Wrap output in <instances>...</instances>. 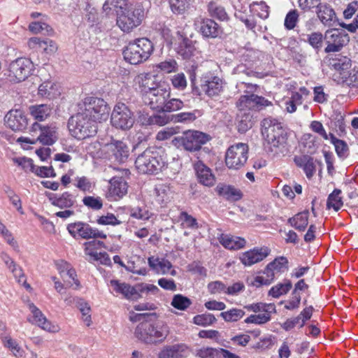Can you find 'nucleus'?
Wrapping results in <instances>:
<instances>
[{
	"instance_id": "nucleus-1",
	"label": "nucleus",
	"mask_w": 358,
	"mask_h": 358,
	"mask_svg": "<svg viewBox=\"0 0 358 358\" xmlns=\"http://www.w3.org/2000/svg\"><path fill=\"white\" fill-rule=\"evenodd\" d=\"M272 105L271 101L255 94L241 96L236 102V107L238 108L236 117L238 131L243 134L252 128L253 125L252 110L259 111Z\"/></svg>"
},
{
	"instance_id": "nucleus-2",
	"label": "nucleus",
	"mask_w": 358,
	"mask_h": 358,
	"mask_svg": "<svg viewBox=\"0 0 358 358\" xmlns=\"http://www.w3.org/2000/svg\"><path fill=\"white\" fill-rule=\"evenodd\" d=\"M168 325L162 321H157L156 317L147 319L139 323L135 329V336L145 343L162 342L169 335Z\"/></svg>"
},
{
	"instance_id": "nucleus-3",
	"label": "nucleus",
	"mask_w": 358,
	"mask_h": 358,
	"mask_svg": "<svg viewBox=\"0 0 358 358\" xmlns=\"http://www.w3.org/2000/svg\"><path fill=\"white\" fill-rule=\"evenodd\" d=\"M262 134L264 138V147L268 152H277L287 143V133L278 120L272 117L264 118L261 122Z\"/></svg>"
},
{
	"instance_id": "nucleus-4",
	"label": "nucleus",
	"mask_w": 358,
	"mask_h": 358,
	"mask_svg": "<svg viewBox=\"0 0 358 358\" xmlns=\"http://www.w3.org/2000/svg\"><path fill=\"white\" fill-rule=\"evenodd\" d=\"M68 129L72 136L83 140L94 136L97 132V121L83 112L71 116L68 121Z\"/></svg>"
},
{
	"instance_id": "nucleus-5",
	"label": "nucleus",
	"mask_w": 358,
	"mask_h": 358,
	"mask_svg": "<svg viewBox=\"0 0 358 358\" xmlns=\"http://www.w3.org/2000/svg\"><path fill=\"white\" fill-rule=\"evenodd\" d=\"M154 46L147 38H140L130 42L123 50L125 61L136 65L145 62L152 55Z\"/></svg>"
},
{
	"instance_id": "nucleus-6",
	"label": "nucleus",
	"mask_w": 358,
	"mask_h": 358,
	"mask_svg": "<svg viewBox=\"0 0 358 358\" xmlns=\"http://www.w3.org/2000/svg\"><path fill=\"white\" fill-rule=\"evenodd\" d=\"M116 24L125 33H129L139 26L143 17V10L140 6L125 4L116 11Z\"/></svg>"
},
{
	"instance_id": "nucleus-7",
	"label": "nucleus",
	"mask_w": 358,
	"mask_h": 358,
	"mask_svg": "<svg viewBox=\"0 0 358 358\" xmlns=\"http://www.w3.org/2000/svg\"><path fill=\"white\" fill-rule=\"evenodd\" d=\"M166 162L158 152L153 149H146L139 155L135 166L139 173L143 174H154L161 171L165 166Z\"/></svg>"
},
{
	"instance_id": "nucleus-8",
	"label": "nucleus",
	"mask_w": 358,
	"mask_h": 358,
	"mask_svg": "<svg viewBox=\"0 0 358 358\" xmlns=\"http://www.w3.org/2000/svg\"><path fill=\"white\" fill-rule=\"evenodd\" d=\"M209 140V136L205 133L189 130L183 132L181 136L174 137L171 143L178 148L195 152L199 150Z\"/></svg>"
},
{
	"instance_id": "nucleus-9",
	"label": "nucleus",
	"mask_w": 358,
	"mask_h": 358,
	"mask_svg": "<svg viewBox=\"0 0 358 358\" xmlns=\"http://www.w3.org/2000/svg\"><path fill=\"white\" fill-rule=\"evenodd\" d=\"M248 145L238 143L231 145L225 155V163L229 169H239L246 163L248 159Z\"/></svg>"
},
{
	"instance_id": "nucleus-10",
	"label": "nucleus",
	"mask_w": 358,
	"mask_h": 358,
	"mask_svg": "<svg viewBox=\"0 0 358 358\" xmlns=\"http://www.w3.org/2000/svg\"><path fill=\"white\" fill-rule=\"evenodd\" d=\"M110 122L113 127L122 130H127L134 123V116L129 107L123 103H117L112 112Z\"/></svg>"
},
{
	"instance_id": "nucleus-11",
	"label": "nucleus",
	"mask_w": 358,
	"mask_h": 358,
	"mask_svg": "<svg viewBox=\"0 0 358 358\" xmlns=\"http://www.w3.org/2000/svg\"><path fill=\"white\" fill-rule=\"evenodd\" d=\"M85 113L96 121L101 122L107 119L108 115V108L103 99L89 96L86 97L83 102Z\"/></svg>"
},
{
	"instance_id": "nucleus-12",
	"label": "nucleus",
	"mask_w": 358,
	"mask_h": 358,
	"mask_svg": "<svg viewBox=\"0 0 358 358\" xmlns=\"http://www.w3.org/2000/svg\"><path fill=\"white\" fill-rule=\"evenodd\" d=\"M327 47L326 53L339 52L350 41V37L345 31L338 29H331L324 34Z\"/></svg>"
},
{
	"instance_id": "nucleus-13",
	"label": "nucleus",
	"mask_w": 358,
	"mask_h": 358,
	"mask_svg": "<svg viewBox=\"0 0 358 358\" xmlns=\"http://www.w3.org/2000/svg\"><path fill=\"white\" fill-rule=\"evenodd\" d=\"M169 97L170 88L161 85L152 91H146L143 95V101L152 109L161 111Z\"/></svg>"
},
{
	"instance_id": "nucleus-14",
	"label": "nucleus",
	"mask_w": 358,
	"mask_h": 358,
	"mask_svg": "<svg viewBox=\"0 0 358 358\" xmlns=\"http://www.w3.org/2000/svg\"><path fill=\"white\" fill-rule=\"evenodd\" d=\"M34 65L27 58H18L10 63L9 66V77L11 80L21 82L31 74Z\"/></svg>"
},
{
	"instance_id": "nucleus-15",
	"label": "nucleus",
	"mask_w": 358,
	"mask_h": 358,
	"mask_svg": "<svg viewBox=\"0 0 358 358\" xmlns=\"http://www.w3.org/2000/svg\"><path fill=\"white\" fill-rule=\"evenodd\" d=\"M67 229L69 234L75 238L78 237L90 239V238H106V235L97 229H94L87 223L78 222L69 224Z\"/></svg>"
},
{
	"instance_id": "nucleus-16",
	"label": "nucleus",
	"mask_w": 358,
	"mask_h": 358,
	"mask_svg": "<svg viewBox=\"0 0 358 358\" xmlns=\"http://www.w3.org/2000/svg\"><path fill=\"white\" fill-rule=\"evenodd\" d=\"M201 90L210 97L218 96L223 89V81L218 76L207 73L200 79Z\"/></svg>"
},
{
	"instance_id": "nucleus-17",
	"label": "nucleus",
	"mask_w": 358,
	"mask_h": 358,
	"mask_svg": "<svg viewBox=\"0 0 358 358\" xmlns=\"http://www.w3.org/2000/svg\"><path fill=\"white\" fill-rule=\"evenodd\" d=\"M38 131L39 134L36 141V142L39 141L43 145H52L58 138L56 128L54 127H42L40 124L35 122L31 127V132L37 133Z\"/></svg>"
},
{
	"instance_id": "nucleus-18",
	"label": "nucleus",
	"mask_w": 358,
	"mask_h": 358,
	"mask_svg": "<svg viewBox=\"0 0 358 358\" xmlns=\"http://www.w3.org/2000/svg\"><path fill=\"white\" fill-rule=\"evenodd\" d=\"M5 124L15 131L27 129L28 121L24 113L20 110H10L4 117Z\"/></svg>"
},
{
	"instance_id": "nucleus-19",
	"label": "nucleus",
	"mask_w": 358,
	"mask_h": 358,
	"mask_svg": "<svg viewBox=\"0 0 358 358\" xmlns=\"http://www.w3.org/2000/svg\"><path fill=\"white\" fill-rule=\"evenodd\" d=\"M316 15L324 26L333 27L337 24L342 27L345 26L344 24L338 22V18L334 9L327 3H321L316 8Z\"/></svg>"
},
{
	"instance_id": "nucleus-20",
	"label": "nucleus",
	"mask_w": 358,
	"mask_h": 358,
	"mask_svg": "<svg viewBox=\"0 0 358 358\" xmlns=\"http://www.w3.org/2000/svg\"><path fill=\"white\" fill-rule=\"evenodd\" d=\"M269 253L267 247L255 248L242 253L240 260L245 266H250L264 259Z\"/></svg>"
},
{
	"instance_id": "nucleus-21",
	"label": "nucleus",
	"mask_w": 358,
	"mask_h": 358,
	"mask_svg": "<svg viewBox=\"0 0 358 358\" xmlns=\"http://www.w3.org/2000/svg\"><path fill=\"white\" fill-rule=\"evenodd\" d=\"M106 147L110 157L119 163L124 162L129 157V148L121 141L112 140Z\"/></svg>"
},
{
	"instance_id": "nucleus-22",
	"label": "nucleus",
	"mask_w": 358,
	"mask_h": 358,
	"mask_svg": "<svg viewBox=\"0 0 358 358\" xmlns=\"http://www.w3.org/2000/svg\"><path fill=\"white\" fill-rule=\"evenodd\" d=\"M191 354L190 348L184 343L168 345L159 354V358H187Z\"/></svg>"
},
{
	"instance_id": "nucleus-23",
	"label": "nucleus",
	"mask_w": 358,
	"mask_h": 358,
	"mask_svg": "<svg viewBox=\"0 0 358 358\" xmlns=\"http://www.w3.org/2000/svg\"><path fill=\"white\" fill-rule=\"evenodd\" d=\"M29 308L32 314L31 317H28L29 322L50 332H55L57 331V327L52 325L34 303H30Z\"/></svg>"
},
{
	"instance_id": "nucleus-24",
	"label": "nucleus",
	"mask_w": 358,
	"mask_h": 358,
	"mask_svg": "<svg viewBox=\"0 0 358 358\" xmlns=\"http://www.w3.org/2000/svg\"><path fill=\"white\" fill-rule=\"evenodd\" d=\"M110 285L113 287L115 292L121 294L124 298L129 300H137L141 297L138 294L137 285L131 286L126 282H121L117 280H111Z\"/></svg>"
},
{
	"instance_id": "nucleus-25",
	"label": "nucleus",
	"mask_w": 358,
	"mask_h": 358,
	"mask_svg": "<svg viewBox=\"0 0 358 358\" xmlns=\"http://www.w3.org/2000/svg\"><path fill=\"white\" fill-rule=\"evenodd\" d=\"M194 170L200 183L205 186H213L215 182V178L210 168L201 161L194 164Z\"/></svg>"
},
{
	"instance_id": "nucleus-26",
	"label": "nucleus",
	"mask_w": 358,
	"mask_h": 358,
	"mask_svg": "<svg viewBox=\"0 0 358 358\" xmlns=\"http://www.w3.org/2000/svg\"><path fill=\"white\" fill-rule=\"evenodd\" d=\"M109 182V194L115 200L122 198L127 193V182L122 176H115Z\"/></svg>"
},
{
	"instance_id": "nucleus-27",
	"label": "nucleus",
	"mask_w": 358,
	"mask_h": 358,
	"mask_svg": "<svg viewBox=\"0 0 358 358\" xmlns=\"http://www.w3.org/2000/svg\"><path fill=\"white\" fill-rule=\"evenodd\" d=\"M215 192L219 196L230 201H238L243 196V194L240 189L232 185L223 183H220L217 185Z\"/></svg>"
},
{
	"instance_id": "nucleus-28",
	"label": "nucleus",
	"mask_w": 358,
	"mask_h": 358,
	"mask_svg": "<svg viewBox=\"0 0 358 358\" xmlns=\"http://www.w3.org/2000/svg\"><path fill=\"white\" fill-rule=\"evenodd\" d=\"M200 31L206 38H215L221 33V27L213 20L205 18L201 22Z\"/></svg>"
},
{
	"instance_id": "nucleus-29",
	"label": "nucleus",
	"mask_w": 358,
	"mask_h": 358,
	"mask_svg": "<svg viewBox=\"0 0 358 358\" xmlns=\"http://www.w3.org/2000/svg\"><path fill=\"white\" fill-rule=\"evenodd\" d=\"M315 20L313 17L302 14L297 29H296L301 41H306L307 35L315 28Z\"/></svg>"
},
{
	"instance_id": "nucleus-30",
	"label": "nucleus",
	"mask_w": 358,
	"mask_h": 358,
	"mask_svg": "<svg viewBox=\"0 0 358 358\" xmlns=\"http://www.w3.org/2000/svg\"><path fill=\"white\" fill-rule=\"evenodd\" d=\"M219 241L225 248L234 250L243 248L246 244L244 238L229 234H222Z\"/></svg>"
},
{
	"instance_id": "nucleus-31",
	"label": "nucleus",
	"mask_w": 358,
	"mask_h": 358,
	"mask_svg": "<svg viewBox=\"0 0 358 358\" xmlns=\"http://www.w3.org/2000/svg\"><path fill=\"white\" fill-rule=\"evenodd\" d=\"M95 245L103 246L104 245V243L102 241H98V242L89 241V242L85 243V254L92 257L94 260L99 261L102 264L110 265L111 264L110 259L108 255L106 252H94V251H89L90 248L92 246H94Z\"/></svg>"
},
{
	"instance_id": "nucleus-32",
	"label": "nucleus",
	"mask_w": 358,
	"mask_h": 358,
	"mask_svg": "<svg viewBox=\"0 0 358 358\" xmlns=\"http://www.w3.org/2000/svg\"><path fill=\"white\" fill-rule=\"evenodd\" d=\"M274 271L273 266L269 263L263 271L264 275L255 277L250 285L256 287L270 285L275 278Z\"/></svg>"
},
{
	"instance_id": "nucleus-33",
	"label": "nucleus",
	"mask_w": 358,
	"mask_h": 358,
	"mask_svg": "<svg viewBox=\"0 0 358 358\" xmlns=\"http://www.w3.org/2000/svg\"><path fill=\"white\" fill-rule=\"evenodd\" d=\"M155 198L157 203L161 206H165L170 202L171 199V189L169 185L166 184H159L155 186Z\"/></svg>"
},
{
	"instance_id": "nucleus-34",
	"label": "nucleus",
	"mask_w": 358,
	"mask_h": 358,
	"mask_svg": "<svg viewBox=\"0 0 358 358\" xmlns=\"http://www.w3.org/2000/svg\"><path fill=\"white\" fill-rule=\"evenodd\" d=\"M207 10L209 15L220 21H227L229 19L225 8L217 1L211 0L207 3Z\"/></svg>"
},
{
	"instance_id": "nucleus-35",
	"label": "nucleus",
	"mask_w": 358,
	"mask_h": 358,
	"mask_svg": "<svg viewBox=\"0 0 358 358\" xmlns=\"http://www.w3.org/2000/svg\"><path fill=\"white\" fill-rule=\"evenodd\" d=\"M195 43L188 38H183L178 47V54L185 59H190L196 52Z\"/></svg>"
},
{
	"instance_id": "nucleus-36",
	"label": "nucleus",
	"mask_w": 358,
	"mask_h": 358,
	"mask_svg": "<svg viewBox=\"0 0 358 358\" xmlns=\"http://www.w3.org/2000/svg\"><path fill=\"white\" fill-rule=\"evenodd\" d=\"M49 200L53 206H57L60 208H70L74 204L75 202L72 194L68 192H64L59 196L53 194L49 197Z\"/></svg>"
},
{
	"instance_id": "nucleus-37",
	"label": "nucleus",
	"mask_w": 358,
	"mask_h": 358,
	"mask_svg": "<svg viewBox=\"0 0 358 358\" xmlns=\"http://www.w3.org/2000/svg\"><path fill=\"white\" fill-rule=\"evenodd\" d=\"M308 210H304L290 217L288 220V223L298 231H304L308 224Z\"/></svg>"
},
{
	"instance_id": "nucleus-38",
	"label": "nucleus",
	"mask_w": 358,
	"mask_h": 358,
	"mask_svg": "<svg viewBox=\"0 0 358 358\" xmlns=\"http://www.w3.org/2000/svg\"><path fill=\"white\" fill-rule=\"evenodd\" d=\"M171 12L176 15H185L191 8L192 0H169Z\"/></svg>"
},
{
	"instance_id": "nucleus-39",
	"label": "nucleus",
	"mask_w": 358,
	"mask_h": 358,
	"mask_svg": "<svg viewBox=\"0 0 358 358\" xmlns=\"http://www.w3.org/2000/svg\"><path fill=\"white\" fill-rule=\"evenodd\" d=\"M0 257L7 267L11 271L15 278H18V282H22L24 275L21 267L18 266L10 257L6 252H1Z\"/></svg>"
},
{
	"instance_id": "nucleus-40",
	"label": "nucleus",
	"mask_w": 358,
	"mask_h": 358,
	"mask_svg": "<svg viewBox=\"0 0 358 358\" xmlns=\"http://www.w3.org/2000/svg\"><path fill=\"white\" fill-rule=\"evenodd\" d=\"M51 108L48 104L34 105L29 107L31 115L38 121H43L50 115Z\"/></svg>"
},
{
	"instance_id": "nucleus-41",
	"label": "nucleus",
	"mask_w": 358,
	"mask_h": 358,
	"mask_svg": "<svg viewBox=\"0 0 358 358\" xmlns=\"http://www.w3.org/2000/svg\"><path fill=\"white\" fill-rule=\"evenodd\" d=\"M137 82L139 86L142 87V90L144 91V94H146V91H152L155 87L161 85L155 82V77L150 73H143L138 76Z\"/></svg>"
},
{
	"instance_id": "nucleus-42",
	"label": "nucleus",
	"mask_w": 358,
	"mask_h": 358,
	"mask_svg": "<svg viewBox=\"0 0 358 358\" xmlns=\"http://www.w3.org/2000/svg\"><path fill=\"white\" fill-rule=\"evenodd\" d=\"M56 87L55 84L50 81L44 82L38 87V94L49 99H54L59 94Z\"/></svg>"
},
{
	"instance_id": "nucleus-43",
	"label": "nucleus",
	"mask_w": 358,
	"mask_h": 358,
	"mask_svg": "<svg viewBox=\"0 0 358 358\" xmlns=\"http://www.w3.org/2000/svg\"><path fill=\"white\" fill-rule=\"evenodd\" d=\"M341 190L335 189L328 196L327 201V208H333L338 211L343 206V198L341 196Z\"/></svg>"
},
{
	"instance_id": "nucleus-44",
	"label": "nucleus",
	"mask_w": 358,
	"mask_h": 358,
	"mask_svg": "<svg viewBox=\"0 0 358 358\" xmlns=\"http://www.w3.org/2000/svg\"><path fill=\"white\" fill-rule=\"evenodd\" d=\"M301 15L296 9L289 10L287 13L284 21L285 29L287 30L297 29Z\"/></svg>"
},
{
	"instance_id": "nucleus-45",
	"label": "nucleus",
	"mask_w": 358,
	"mask_h": 358,
	"mask_svg": "<svg viewBox=\"0 0 358 358\" xmlns=\"http://www.w3.org/2000/svg\"><path fill=\"white\" fill-rule=\"evenodd\" d=\"M330 64L335 70L344 71L350 69L352 61L346 56L338 55L331 59Z\"/></svg>"
},
{
	"instance_id": "nucleus-46",
	"label": "nucleus",
	"mask_w": 358,
	"mask_h": 358,
	"mask_svg": "<svg viewBox=\"0 0 358 358\" xmlns=\"http://www.w3.org/2000/svg\"><path fill=\"white\" fill-rule=\"evenodd\" d=\"M331 143L334 145L337 155L341 158H345L348 155L349 148L347 143L337 138L333 134L329 133Z\"/></svg>"
},
{
	"instance_id": "nucleus-47",
	"label": "nucleus",
	"mask_w": 358,
	"mask_h": 358,
	"mask_svg": "<svg viewBox=\"0 0 358 358\" xmlns=\"http://www.w3.org/2000/svg\"><path fill=\"white\" fill-rule=\"evenodd\" d=\"M292 287V282L289 280H285L284 283H278L273 286L268 291V296L279 298L282 295L286 294Z\"/></svg>"
},
{
	"instance_id": "nucleus-48",
	"label": "nucleus",
	"mask_w": 358,
	"mask_h": 358,
	"mask_svg": "<svg viewBox=\"0 0 358 358\" xmlns=\"http://www.w3.org/2000/svg\"><path fill=\"white\" fill-rule=\"evenodd\" d=\"M306 41L305 42H308V44L317 52L321 50L323 47V42L324 40V36L322 35L320 32H311L310 34L307 35Z\"/></svg>"
},
{
	"instance_id": "nucleus-49",
	"label": "nucleus",
	"mask_w": 358,
	"mask_h": 358,
	"mask_svg": "<svg viewBox=\"0 0 358 358\" xmlns=\"http://www.w3.org/2000/svg\"><path fill=\"white\" fill-rule=\"evenodd\" d=\"M224 321L227 322H237L245 315V312L238 308H231L229 310L222 312L220 314Z\"/></svg>"
},
{
	"instance_id": "nucleus-50",
	"label": "nucleus",
	"mask_w": 358,
	"mask_h": 358,
	"mask_svg": "<svg viewBox=\"0 0 358 358\" xmlns=\"http://www.w3.org/2000/svg\"><path fill=\"white\" fill-rule=\"evenodd\" d=\"M192 304L191 300L182 294H176L173 296L171 305L180 310H185Z\"/></svg>"
},
{
	"instance_id": "nucleus-51",
	"label": "nucleus",
	"mask_w": 358,
	"mask_h": 358,
	"mask_svg": "<svg viewBox=\"0 0 358 358\" xmlns=\"http://www.w3.org/2000/svg\"><path fill=\"white\" fill-rule=\"evenodd\" d=\"M217 321L215 317L211 313L197 315L194 317L193 322L199 326H209Z\"/></svg>"
},
{
	"instance_id": "nucleus-52",
	"label": "nucleus",
	"mask_w": 358,
	"mask_h": 358,
	"mask_svg": "<svg viewBox=\"0 0 358 358\" xmlns=\"http://www.w3.org/2000/svg\"><path fill=\"white\" fill-rule=\"evenodd\" d=\"M76 181L75 186L84 192H92L94 187L91 180L86 176L77 177Z\"/></svg>"
},
{
	"instance_id": "nucleus-53",
	"label": "nucleus",
	"mask_w": 358,
	"mask_h": 358,
	"mask_svg": "<svg viewBox=\"0 0 358 358\" xmlns=\"http://www.w3.org/2000/svg\"><path fill=\"white\" fill-rule=\"evenodd\" d=\"M73 301H76V306L80 310L84 317V321L87 322V326L90 325V322H91V315H90V307L84 300L81 299H73Z\"/></svg>"
},
{
	"instance_id": "nucleus-54",
	"label": "nucleus",
	"mask_w": 358,
	"mask_h": 358,
	"mask_svg": "<svg viewBox=\"0 0 358 358\" xmlns=\"http://www.w3.org/2000/svg\"><path fill=\"white\" fill-rule=\"evenodd\" d=\"M85 206L93 210H100L103 207V201L100 197L85 196L83 199Z\"/></svg>"
},
{
	"instance_id": "nucleus-55",
	"label": "nucleus",
	"mask_w": 358,
	"mask_h": 358,
	"mask_svg": "<svg viewBox=\"0 0 358 358\" xmlns=\"http://www.w3.org/2000/svg\"><path fill=\"white\" fill-rule=\"evenodd\" d=\"M183 107V102L179 99H171L166 100L161 111L173 112L181 109Z\"/></svg>"
},
{
	"instance_id": "nucleus-56",
	"label": "nucleus",
	"mask_w": 358,
	"mask_h": 358,
	"mask_svg": "<svg viewBox=\"0 0 358 358\" xmlns=\"http://www.w3.org/2000/svg\"><path fill=\"white\" fill-rule=\"evenodd\" d=\"M96 222L99 224L101 225H112V226H116L119 225L122 223L120 220H119L115 215L113 213H107L106 215H102L99 217Z\"/></svg>"
},
{
	"instance_id": "nucleus-57",
	"label": "nucleus",
	"mask_w": 358,
	"mask_h": 358,
	"mask_svg": "<svg viewBox=\"0 0 358 358\" xmlns=\"http://www.w3.org/2000/svg\"><path fill=\"white\" fill-rule=\"evenodd\" d=\"M271 320V316L268 314H259V315H251L245 320V322L247 324H263Z\"/></svg>"
},
{
	"instance_id": "nucleus-58",
	"label": "nucleus",
	"mask_w": 358,
	"mask_h": 358,
	"mask_svg": "<svg viewBox=\"0 0 358 358\" xmlns=\"http://www.w3.org/2000/svg\"><path fill=\"white\" fill-rule=\"evenodd\" d=\"M13 162L17 165L22 166L25 171H30L31 172H34L36 167L34 164L33 160L27 157L14 158Z\"/></svg>"
},
{
	"instance_id": "nucleus-59",
	"label": "nucleus",
	"mask_w": 358,
	"mask_h": 358,
	"mask_svg": "<svg viewBox=\"0 0 358 358\" xmlns=\"http://www.w3.org/2000/svg\"><path fill=\"white\" fill-rule=\"evenodd\" d=\"M4 347L8 348L15 356L20 352L21 348L16 341L10 336H6L2 340Z\"/></svg>"
},
{
	"instance_id": "nucleus-60",
	"label": "nucleus",
	"mask_w": 358,
	"mask_h": 358,
	"mask_svg": "<svg viewBox=\"0 0 358 358\" xmlns=\"http://www.w3.org/2000/svg\"><path fill=\"white\" fill-rule=\"evenodd\" d=\"M173 86L179 90H182L187 87V80L184 73H177L171 78Z\"/></svg>"
},
{
	"instance_id": "nucleus-61",
	"label": "nucleus",
	"mask_w": 358,
	"mask_h": 358,
	"mask_svg": "<svg viewBox=\"0 0 358 358\" xmlns=\"http://www.w3.org/2000/svg\"><path fill=\"white\" fill-rule=\"evenodd\" d=\"M278 272H284L288 269V260L285 257H279L275 258L273 262H270Z\"/></svg>"
},
{
	"instance_id": "nucleus-62",
	"label": "nucleus",
	"mask_w": 358,
	"mask_h": 358,
	"mask_svg": "<svg viewBox=\"0 0 358 358\" xmlns=\"http://www.w3.org/2000/svg\"><path fill=\"white\" fill-rule=\"evenodd\" d=\"M207 287L208 292L212 294H220L222 292L226 293L227 287L221 281L217 280L209 282Z\"/></svg>"
},
{
	"instance_id": "nucleus-63",
	"label": "nucleus",
	"mask_w": 358,
	"mask_h": 358,
	"mask_svg": "<svg viewBox=\"0 0 358 358\" xmlns=\"http://www.w3.org/2000/svg\"><path fill=\"white\" fill-rule=\"evenodd\" d=\"M179 217L186 224L187 227L192 229L199 228V224L196 219L189 215L185 211L181 212Z\"/></svg>"
},
{
	"instance_id": "nucleus-64",
	"label": "nucleus",
	"mask_w": 358,
	"mask_h": 358,
	"mask_svg": "<svg viewBox=\"0 0 358 358\" xmlns=\"http://www.w3.org/2000/svg\"><path fill=\"white\" fill-rule=\"evenodd\" d=\"M178 132V129L173 127H166L159 131L156 136L157 141H165L171 138L174 134Z\"/></svg>"
}]
</instances>
